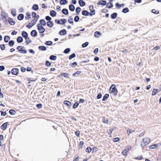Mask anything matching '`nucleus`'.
Wrapping results in <instances>:
<instances>
[{
	"instance_id": "1",
	"label": "nucleus",
	"mask_w": 161,
	"mask_h": 161,
	"mask_svg": "<svg viewBox=\"0 0 161 161\" xmlns=\"http://www.w3.org/2000/svg\"><path fill=\"white\" fill-rule=\"evenodd\" d=\"M142 142L141 143V146L144 148L146 146L148 145L150 142V139L148 137H145L142 139Z\"/></svg>"
},
{
	"instance_id": "2",
	"label": "nucleus",
	"mask_w": 161,
	"mask_h": 161,
	"mask_svg": "<svg viewBox=\"0 0 161 161\" xmlns=\"http://www.w3.org/2000/svg\"><path fill=\"white\" fill-rule=\"evenodd\" d=\"M118 92V90L115 87V84L112 85L109 89V93H113L115 96L117 94Z\"/></svg>"
},
{
	"instance_id": "3",
	"label": "nucleus",
	"mask_w": 161,
	"mask_h": 161,
	"mask_svg": "<svg viewBox=\"0 0 161 161\" xmlns=\"http://www.w3.org/2000/svg\"><path fill=\"white\" fill-rule=\"evenodd\" d=\"M37 29L39 31V32L40 33H44L45 30V28H44L43 26L40 24H38L37 25Z\"/></svg>"
},
{
	"instance_id": "4",
	"label": "nucleus",
	"mask_w": 161,
	"mask_h": 161,
	"mask_svg": "<svg viewBox=\"0 0 161 161\" xmlns=\"http://www.w3.org/2000/svg\"><path fill=\"white\" fill-rule=\"evenodd\" d=\"M66 22V20L65 19H62L60 20L55 19V22L57 24L63 25Z\"/></svg>"
},
{
	"instance_id": "5",
	"label": "nucleus",
	"mask_w": 161,
	"mask_h": 161,
	"mask_svg": "<svg viewBox=\"0 0 161 161\" xmlns=\"http://www.w3.org/2000/svg\"><path fill=\"white\" fill-rule=\"evenodd\" d=\"M36 19H33L30 23L26 25V27L29 29L32 27L36 23Z\"/></svg>"
},
{
	"instance_id": "6",
	"label": "nucleus",
	"mask_w": 161,
	"mask_h": 161,
	"mask_svg": "<svg viewBox=\"0 0 161 161\" xmlns=\"http://www.w3.org/2000/svg\"><path fill=\"white\" fill-rule=\"evenodd\" d=\"M24 47H21V46H18L17 47V49L20 53L25 54L26 53L27 51L24 49Z\"/></svg>"
},
{
	"instance_id": "7",
	"label": "nucleus",
	"mask_w": 161,
	"mask_h": 161,
	"mask_svg": "<svg viewBox=\"0 0 161 161\" xmlns=\"http://www.w3.org/2000/svg\"><path fill=\"white\" fill-rule=\"evenodd\" d=\"M90 12L89 13V15L90 16H92L95 14V10L93 9V6L90 5L89 8Z\"/></svg>"
},
{
	"instance_id": "8",
	"label": "nucleus",
	"mask_w": 161,
	"mask_h": 161,
	"mask_svg": "<svg viewBox=\"0 0 161 161\" xmlns=\"http://www.w3.org/2000/svg\"><path fill=\"white\" fill-rule=\"evenodd\" d=\"M11 73L14 75H17L19 73V69L17 68H13L11 70Z\"/></svg>"
},
{
	"instance_id": "9",
	"label": "nucleus",
	"mask_w": 161,
	"mask_h": 161,
	"mask_svg": "<svg viewBox=\"0 0 161 161\" xmlns=\"http://www.w3.org/2000/svg\"><path fill=\"white\" fill-rule=\"evenodd\" d=\"M32 17L34 18V19H36V22L39 17V16L38 15H37L36 13L35 12L32 13Z\"/></svg>"
},
{
	"instance_id": "10",
	"label": "nucleus",
	"mask_w": 161,
	"mask_h": 161,
	"mask_svg": "<svg viewBox=\"0 0 161 161\" xmlns=\"http://www.w3.org/2000/svg\"><path fill=\"white\" fill-rule=\"evenodd\" d=\"M97 4L98 5H105L107 4V2L106 1L104 0H101L100 1L98 2L97 3Z\"/></svg>"
},
{
	"instance_id": "11",
	"label": "nucleus",
	"mask_w": 161,
	"mask_h": 161,
	"mask_svg": "<svg viewBox=\"0 0 161 161\" xmlns=\"http://www.w3.org/2000/svg\"><path fill=\"white\" fill-rule=\"evenodd\" d=\"M8 124V122H5L3 123L1 126V129L3 130H6L7 128Z\"/></svg>"
},
{
	"instance_id": "12",
	"label": "nucleus",
	"mask_w": 161,
	"mask_h": 161,
	"mask_svg": "<svg viewBox=\"0 0 161 161\" xmlns=\"http://www.w3.org/2000/svg\"><path fill=\"white\" fill-rule=\"evenodd\" d=\"M22 36L25 38V40H27L28 38V34L25 31H23L22 33Z\"/></svg>"
},
{
	"instance_id": "13",
	"label": "nucleus",
	"mask_w": 161,
	"mask_h": 161,
	"mask_svg": "<svg viewBox=\"0 0 161 161\" xmlns=\"http://www.w3.org/2000/svg\"><path fill=\"white\" fill-rule=\"evenodd\" d=\"M66 31L64 29L61 30L59 32V34L61 36L64 35L66 34Z\"/></svg>"
},
{
	"instance_id": "14",
	"label": "nucleus",
	"mask_w": 161,
	"mask_h": 161,
	"mask_svg": "<svg viewBox=\"0 0 161 161\" xmlns=\"http://www.w3.org/2000/svg\"><path fill=\"white\" fill-rule=\"evenodd\" d=\"M47 26L49 27H52L53 26V24L52 21H48L47 22Z\"/></svg>"
},
{
	"instance_id": "15",
	"label": "nucleus",
	"mask_w": 161,
	"mask_h": 161,
	"mask_svg": "<svg viewBox=\"0 0 161 161\" xmlns=\"http://www.w3.org/2000/svg\"><path fill=\"white\" fill-rule=\"evenodd\" d=\"M31 35L32 36L35 37L37 36V32L36 30H33L31 31Z\"/></svg>"
},
{
	"instance_id": "16",
	"label": "nucleus",
	"mask_w": 161,
	"mask_h": 161,
	"mask_svg": "<svg viewBox=\"0 0 161 161\" xmlns=\"http://www.w3.org/2000/svg\"><path fill=\"white\" fill-rule=\"evenodd\" d=\"M124 5L125 4L124 3L119 4V3H116L115 4V6L117 8H119L121 7H124Z\"/></svg>"
},
{
	"instance_id": "17",
	"label": "nucleus",
	"mask_w": 161,
	"mask_h": 161,
	"mask_svg": "<svg viewBox=\"0 0 161 161\" xmlns=\"http://www.w3.org/2000/svg\"><path fill=\"white\" fill-rule=\"evenodd\" d=\"M31 14L29 12H27L26 13V16L25 17V19H29L31 18Z\"/></svg>"
},
{
	"instance_id": "18",
	"label": "nucleus",
	"mask_w": 161,
	"mask_h": 161,
	"mask_svg": "<svg viewBox=\"0 0 161 161\" xmlns=\"http://www.w3.org/2000/svg\"><path fill=\"white\" fill-rule=\"evenodd\" d=\"M79 3L81 7H83L85 5L86 3L83 1L82 0H79Z\"/></svg>"
},
{
	"instance_id": "19",
	"label": "nucleus",
	"mask_w": 161,
	"mask_h": 161,
	"mask_svg": "<svg viewBox=\"0 0 161 161\" xmlns=\"http://www.w3.org/2000/svg\"><path fill=\"white\" fill-rule=\"evenodd\" d=\"M56 12L54 10H52L50 12V15L53 17H55L56 15Z\"/></svg>"
},
{
	"instance_id": "20",
	"label": "nucleus",
	"mask_w": 161,
	"mask_h": 161,
	"mask_svg": "<svg viewBox=\"0 0 161 161\" xmlns=\"http://www.w3.org/2000/svg\"><path fill=\"white\" fill-rule=\"evenodd\" d=\"M32 9L34 10H37L39 9V7L38 5L35 4L32 6Z\"/></svg>"
},
{
	"instance_id": "21",
	"label": "nucleus",
	"mask_w": 161,
	"mask_h": 161,
	"mask_svg": "<svg viewBox=\"0 0 161 161\" xmlns=\"http://www.w3.org/2000/svg\"><path fill=\"white\" fill-rule=\"evenodd\" d=\"M24 17V15L23 14H20L18 16L17 18L19 20H22Z\"/></svg>"
},
{
	"instance_id": "22",
	"label": "nucleus",
	"mask_w": 161,
	"mask_h": 161,
	"mask_svg": "<svg viewBox=\"0 0 161 161\" xmlns=\"http://www.w3.org/2000/svg\"><path fill=\"white\" fill-rule=\"evenodd\" d=\"M9 23L11 25H13L15 24V22L11 18H9L8 20Z\"/></svg>"
},
{
	"instance_id": "23",
	"label": "nucleus",
	"mask_w": 161,
	"mask_h": 161,
	"mask_svg": "<svg viewBox=\"0 0 161 161\" xmlns=\"http://www.w3.org/2000/svg\"><path fill=\"white\" fill-rule=\"evenodd\" d=\"M82 14L83 15L88 16L89 14V13L86 10H83L82 12Z\"/></svg>"
},
{
	"instance_id": "24",
	"label": "nucleus",
	"mask_w": 161,
	"mask_h": 161,
	"mask_svg": "<svg viewBox=\"0 0 161 161\" xmlns=\"http://www.w3.org/2000/svg\"><path fill=\"white\" fill-rule=\"evenodd\" d=\"M39 24L45 26L46 24V23L44 19H42L40 20Z\"/></svg>"
},
{
	"instance_id": "25",
	"label": "nucleus",
	"mask_w": 161,
	"mask_h": 161,
	"mask_svg": "<svg viewBox=\"0 0 161 161\" xmlns=\"http://www.w3.org/2000/svg\"><path fill=\"white\" fill-rule=\"evenodd\" d=\"M113 7V4L111 2L108 3L107 4L106 7L108 8H112Z\"/></svg>"
},
{
	"instance_id": "26",
	"label": "nucleus",
	"mask_w": 161,
	"mask_h": 161,
	"mask_svg": "<svg viewBox=\"0 0 161 161\" xmlns=\"http://www.w3.org/2000/svg\"><path fill=\"white\" fill-rule=\"evenodd\" d=\"M128 152V149H125L122 152V154L126 156L127 155V153Z\"/></svg>"
},
{
	"instance_id": "27",
	"label": "nucleus",
	"mask_w": 161,
	"mask_h": 161,
	"mask_svg": "<svg viewBox=\"0 0 161 161\" xmlns=\"http://www.w3.org/2000/svg\"><path fill=\"white\" fill-rule=\"evenodd\" d=\"M68 20V22L69 23L72 24V25H73L74 22L73 21V19L72 18L71 16L69 17Z\"/></svg>"
},
{
	"instance_id": "28",
	"label": "nucleus",
	"mask_w": 161,
	"mask_h": 161,
	"mask_svg": "<svg viewBox=\"0 0 161 161\" xmlns=\"http://www.w3.org/2000/svg\"><path fill=\"white\" fill-rule=\"evenodd\" d=\"M62 12L64 14L67 15L68 14V11L67 9L64 8L63 9Z\"/></svg>"
},
{
	"instance_id": "29",
	"label": "nucleus",
	"mask_w": 161,
	"mask_h": 161,
	"mask_svg": "<svg viewBox=\"0 0 161 161\" xmlns=\"http://www.w3.org/2000/svg\"><path fill=\"white\" fill-rule=\"evenodd\" d=\"M64 104L68 106H70L71 105V103L68 101L66 100L64 101Z\"/></svg>"
},
{
	"instance_id": "30",
	"label": "nucleus",
	"mask_w": 161,
	"mask_h": 161,
	"mask_svg": "<svg viewBox=\"0 0 161 161\" xmlns=\"http://www.w3.org/2000/svg\"><path fill=\"white\" fill-rule=\"evenodd\" d=\"M103 119V122L106 124H108V121L107 118H106L104 117H102Z\"/></svg>"
},
{
	"instance_id": "31",
	"label": "nucleus",
	"mask_w": 161,
	"mask_h": 161,
	"mask_svg": "<svg viewBox=\"0 0 161 161\" xmlns=\"http://www.w3.org/2000/svg\"><path fill=\"white\" fill-rule=\"evenodd\" d=\"M69 10L72 11H74L75 9L74 6L72 4H70L69 5Z\"/></svg>"
},
{
	"instance_id": "32",
	"label": "nucleus",
	"mask_w": 161,
	"mask_h": 161,
	"mask_svg": "<svg viewBox=\"0 0 161 161\" xmlns=\"http://www.w3.org/2000/svg\"><path fill=\"white\" fill-rule=\"evenodd\" d=\"M101 35V34L99 31H96L95 32L94 36L95 37H98Z\"/></svg>"
},
{
	"instance_id": "33",
	"label": "nucleus",
	"mask_w": 161,
	"mask_h": 161,
	"mask_svg": "<svg viewBox=\"0 0 161 161\" xmlns=\"http://www.w3.org/2000/svg\"><path fill=\"white\" fill-rule=\"evenodd\" d=\"M158 92V91L157 89H153L152 92V95L153 96L155 95Z\"/></svg>"
},
{
	"instance_id": "34",
	"label": "nucleus",
	"mask_w": 161,
	"mask_h": 161,
	"mask_svg": "<svg viewBox=\"0 0 161 161\" xmlns=\"http://www.w3.org/2000/svg\"><path fill=\"white\" fill-rule=\"evenodd\" d=\"M117 16V14L116 13H114L111 15V18L112 19H115Z\"/></svg>"
},
{
	"instance_id": "35",
	"label": "nucleus",
	"mask_w": 161,
	"mask_h": 161,
	"mask_svg": "<svg viewBox=\"0 0 161 161\" xmlns=\"http://www.w3.org/2000/svg\"><path fill=\"white\" fill-rule=\"evenodd\" d=\"M38 48L41 51H45L47 49L46 47L43 46H40Z\"/></svg>"
},
{
	"instance_id": "36",
	"label": "nucleus",
	"mask_w": 161,
	"mask_h": 161,
	"mask_svg": "<svg viewBox=\"0 0 161 161\" xmlns=\"http://www.w3.org/2000/svg\"><path fill=\"white\" fill-rule=\"evenodd\" d=\"M17 40L18 42L21 43L22 42L23 39L21 36H19L17 38Z\"/></svg>"
},
{
	"instance_id": "37",
	"label": "nucleus",
	"mask_w": 161,
	"mask_h": 161,
	"mask_svg": "<svg viewBox=\"0 0 161 161\" xmlns=\"http://www.w3.org/2000/svg\"><path fill=\"white\" fill-rule=\"evenodd\" d=\"M158 147V145L157 144H154L150 146L149 148L150 149H155L157 148Z\"/></svg>"
},
{
	"instance_id": "38",
	"label": "nucleus",
	"mask_w": 161,
	"mask_h": 161,
	"mask_svg": "<svg viewBox=\"0 0 161 161\" xmlns=\"http://www.w3.org/2000/svg\"><path fill=\"white\" fill-rule=\"evenodd\" d=\"M67 3L66 0H61L60 1V3L61 5H64Z\"/></svg>"
},
{
	"instance_id": "39",
	"label": "nucleus",
	"mask_w": 161,
	"mask_h": 161,
	"mask_svg": "<svg viewBox=\"0 0 161 161\" xmlns=\"http://www.w3.org/2000/svg\"><path fill=\"white\" fill-rule=\"evenodd\" d=\"M109 95L108 94H105L103 97V98L102 99L103 101H104L106 100V99L109 97Z\"/></svg>"
},
{
	"instance_id": "40",
	"label": "nucleus",
	"mask_w": 161,
	"mask_h": 161,
	"mask_svg": "<svg viewBox=\"0 0 161 161\" xmlns=\"http://www.w3.org/2000/svg\"><path fill=\"white\" fill-rule=\"evenodd\" d=\"M60 75L62 76H63L64 77L68 78L69 74L68 73H63L60 74Z\"/></svg>"
},
{
	"instance_id": "41",
	"label": "nucleus",
	"mask_w": 161,
	"mask_h": 161,
	"mask_svg": "<svg viewBox=\"0 0 161 161\" xmlns=\"http://www.w3.org/2000/svg\"><path fill=\"white\" fill-rule=\"evenodd\" d=\"M135 159L138 160H141L143 158L142 155L139 156H138L135 157L134 158Z\"/></svg>"
},
{
	"instance_id": "42",
	"label": "nucleus",
	"mask_w": 161,
	"mask_h": 161,
	"mask_svg": "<svg viewBox=\"0 0 161 161\" xmlns=\"http://www.w3.org/2000/svg\"><path fill=\"white\" fill-rule=\"evenodd\" d=\"M79 103L78 102H76L75 103L73 106V108H76L79 105Z\"/></svg>"
},
{
	"instance_id": "43",
	"label": "nucleus",
	"mask_w": 161,
	"mask_h": 161,
	"mask_svg": "<svg viewBox=\"0 0 161 161\" xmlns=\"http://www.w3.org/2000/svg\"><path fill=\"white\" fill-rule=\"evenodd\" d=\"M9 37L8 36H5L4 37V41L6 42H7L9 40Z\"/></svg>"
},
{
	"instance_id": "44",
	"label": "nucleus",
	"mask_w": 161,
	"mask_h": 161,
	"mask_svg": "<svg viewBox=\"0 0 161 161\" xmlns=\"http://www.w3.org/2000/svg\"><path fill=\"white\" fill-rule=\"evenodd\" d=\"M9 114L11 115H14L16 113L15 111L14 110H13V109H10L9 111Z\"/></svg>"
},
{
	"instance_id": "45",
	"label": "nucleus",
	"mask_w": 161,
	"mask_h": 161,
	"mask_svg": "<svg viewBox=\"0 0 161 161\" xmlns=\"http://www.w3.org/2000/svg\"><path fill=\"white\" fill-rule=\"evenodd\" d=\"M50 59L51 60H55L57 58V57L54 55H51L50 56Z\"/></svg>"
},
{
	"instance_id": "46",
	"label": "nucleus",
	"mask_w": 161,
	"mask_h": 161,
	"mask_svg": "<svg viewBox=\"0 0 161 161\" xmlns=\"http://www.w3.org/2000/svg\"><path fill=\"white\" fill-rule=\"evenodd\" d=\"M11 14H12L13 16H15L16 15V12L15 9H12Z\"/></svg>"
},
{
	"instance_id": "47",
	"label": "nucleus",
	"mask_w": 161,
	"mask_h": 161,
	"mask_svg": "<svg viewBox=\"0 0 161 161\" xmlns=\"http://www.w3.org/2000/svg\"><path fill=\"white\" fill-rule=\"evenodd\" d=\"M129 11V10L127 8H125L123 9L122 12L125 13H127Z\"/></svg>"
},
{
	"instance_id": "48",
	"label": "nucleus",
	"mask_w": 161,
	"mask_h": 161,
	"mask_svg": "<svg viewBox=\"0 0 161 161\" xmlns=\"http://www.w3.org/2000/svg\"><path fill=\"white\" fill-rule=\"evenodd\" d=\"M14 41L13 40H11L9 42V45L10 46L12 47L14 44Z\"/></svg>"
},
{
	"instance_id": "49",
	"label": "nucleus",
	"mask_w": 161,
	"mask_h": 161,
	"mask_svg": "<svg viewBox=\"0 0 161 161\" xmlns=\"http://www.w3.org/2000/svg\"><path fill=\"white\" fill-rule=\"evenodd\" d=\"M81 10V8L79 7H77L76 8L75 11L76 13H77V15L79 13L80 11Z\"/></svg>"
},
{
	"instance_id": "50",
	"label": "nucleus",
	"mask_w": 161,
	"mask_h": 161,
	"mask_svg": "<svg viewBox=\"0 0 161 161\" xmlns=\"http://www.w3.org/2000/svg\"><path fill=\"white\" fill-rule=\"evenodd\" d=\"M45 44L48 45H51L52 44L53 42L51 41H46L45 43Z\"/></svg>"
},
{
	"instance_id": "51",
	"label": "nucleus",
	"mask_w": 161,
	"mask_h": 161,
	"mask_svg": "<svg viewBox=\"0 0 161 161\" xmlns=\"http://www.w3.org/2000/svg\"><path fill=\"white\" fill-rule=\"evenodd\" d=\"M37 78H35L33 79L32 78H28L27 80L29 81L28 83H30L31 81H34L37 80Z\"/></svg>"
},
{
	"instance_id": "52",
	"label": "nucleus",
	"mask_w": 161,
	"mask_h": 161,
	"mask_svg": "<svg viewBox=\"0 0 161 161\" xmlns=\"http://www.w3.org/2000/svg\"><path fill=\"white\" fill-rule=\"evenodd\" d=\"M120 138L119 137H115L113 139V140L114 142H118Z\"/></svg>"
},
{
	"instance_id": "53",
	"label": "nucleus",
	"mask_w": 161,
	"mask_h": 161,
	"mask_svg": "<svg viewBox=\"0 0 161 161\" xmlns=\"http://www.w3.org/2000/svg\"><path fill=\"white\" fill-rule=\"evenodd\" d=\"M92 151V149H91V148L90 147H87V148H86V152H88V153H90Z\"/></svg>"
},
{
	"instance_id": "54",
	"label": "nucleus",
	"mask_w": 161,
	"mask_h": 161,
	"mask_svg": "<svg viewBox=\"0 0 161 161\" xmlns=\"http://www.w3.org/2000/svg\"><path fill=\"white\" fill-rule=\"evenodd\" d=\"M135 131V130H131L129 128L127 130V133L128 134L129 136L130 135V133L132 132H134Z\"/></svg>"
},
{
	"instance_id": "55",
	"label": "nucleus",
	"mask_w": 161,
	"mask_h": 161,
	"mask_svg": "<svg viewBox=\"0 0 161 161\" xmlns=\"http://www.w3.org/2000/svg\"><path fill=\"white\" fill-rule=\"evenodd\" d=\"M75 53H73V54H72L71 55H70L69 56V59L70 60V59H72V58H73L75 57Z\"/></svg>"
},
{
	"instance_id": "56",
	"label": "nucleus",
	"mask_w": 161,
	"mask_h": 161,
	"mask_svg": "<svg viewBox=\"0 0 161 161\" xmlns=\"http://www.w3.org/2000/svg\"><path fill=\"white\" fill-rule=\"evenodd\" d=\"M31 42V41L30 40L29 38L28 37L27 40H26L25 43L26 44H28Z\"/></svg>"
},
{
	"instance_id": "57",
	"label": "nucleus",
	"mask_w": 161,
	"mask_h": 161,
	"mask_svg": "<svg viewBox=\"0 0 161 161\" xmlns=\"http://www.w3.org/2000/svg\"><path fill=\"white\" fill-rule=\"evenodd\" d=\"M81 73V71H77L76 72L73 73L72 75L73 76H75L76 74L79 75Z\"/></svg>"
},
{
	"instance_id": "58",
	"label": "nucleus",
	"mask_w": 161,
	"mask_h": 161,
	"mask_svg": "<svg viewBox=\"0 0 161 161\" xmlns=\"http://www.w3.org/2000/svg\"><path fill=\"white\" fill-rule=\"evenodd\" d=\"M79 159V156L78 155H76L73 159V161H78Z\"/></svg>"
},
{
	"instance_id": "59",
	"label": "nucleus",
	"mask_w": 161,
	"mask_h": 161,
	"mask_svg": "<svg viewBox=\"0 0 161 161\" xmlns=\"http://www.w3.org/2000/svg\"><path fill=\"white\" fill-rule=\"evenodd\" d=\"M88 42H85V43L83 44L82 45V46L83 47H87V45H88Z\"/></svg>"
},
{
	"instance_id": "60",
	"label": "nucleus",
	"mask_w": 161,
	"mask_h": 161,
	"mask_svg": "<svg viewBox=\"0 0 161 161\" xmlns=\"http://www.w3.org/2000/svg\"><path fill=\"white\" fill-rule=\"evenodd\" d=\"M152 11L153 13L155 14H158L159 13V11L156 10L155 9H153Z\"/></svg>"
},
{
	"instance_id": "61",
	"label": "nucleus",
	"mask_w": 161,
	"mask_h": 161,
	"mask_svg": "<svg viewBox=\"0 0 161 161\" xmlns=\"http://www.w3.org/2000/svg\"><path fill=\"white\" fill-rule=\"evenodd\" d=\"M79 19H80V18L79 17V16H76L75 17L74 20V21L75 22H77L79 21Z\"/></svg>"
},
{
	"instance_id": "62",
	"label": "nucleus",
	"mask_w": 161,
	"mask_h": 161,
	"mask_svg": "<svg viewBox=\"0 0 161 161\" xmlns=\"http://www.w3.org/2000/svg\"><path fill=\"white\" fill-rule=\"evenodd\" d=\"M70 51V49L69 48H67L64 51V53H68Z\"/></svg>"
},
{
	"instance_id": "63",
	"label": "nucleus",
	"mask_w": 161,
	"mask_h": 161,
	"mask_svg": "<svg viewBox=\"0 0 161 161\" xmlns=\"http://www.w3.org/2000/svg\"><path fill=\"white\" fill-rule=\"evenodd\" d=\"M46 65L47 66H50L51 65V63L48 61H46L45 63Z\"/></svg>"
},
{
	"instance_id": "64",
	"label": "nucleus",
	"mask_w": 161,
	"mask_h": 161,
	"mask_svg": "<svg viewBox=\"0 0 161 161\" xmlns=\"http://www.w3.org/2000/svg\"><path fill=\"white\" fill-rule=\"evenodd\" d=\"M77 65V63L76 62H74L70 64V65L72 67L76 66Z\"/></svg>"
}]
</instances>
